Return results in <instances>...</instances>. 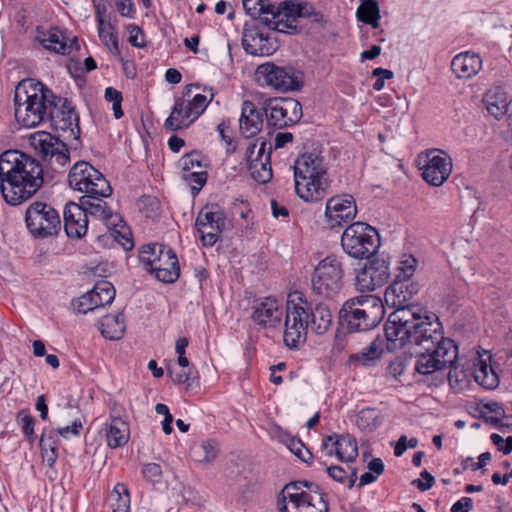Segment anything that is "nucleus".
Returning a JSON list of instances; mask_svg holds the SVG:
<instances>
[{
	"mask_svg": "<svg viewBox=\"0 0 512 512\" xmlns=\"http://www.w3.org/2000/svg\"><path fill=\"white\" fill-rule=\"evenodd\" d=\"M42 164L31 155L8 150L0 155V190L13 206L31 198L44 184Z\"/></svg>",
	"mask_w": 512,
	"mask_h": 512,
	"instance_id": "nucleus-1",
	"label": "nucleus"
},
{
	"mask_svg": "<svg viewBox=\"0 0 512 512\" xmlns=\"http://www.w3.org/2000/svg\"><path fill=\"white\" fill-rule=\"evenodd\" d=\"M294 182L297 195L306 202L325 198L330 187L328 165L321 151L312 149L300 154L294 162Z\"/></svg>",
	"mask_w": 512,
	"mask_h": 512,
	"instance_id": "nucleus-2",
	"label": "nucleus"
},
{
	"mask_svg": "<svg viewBox=\"0 0 512 512\" xmlns=\"http://www.w3.org/2000/svg\"><path fill=\"white\" fill-rule=\"evenodd\" d=\"M52 90L41 82L27 78L18 83L14 92V110L16 121L25 128H33L47 120Z\"/></svg>",
	"mask_w": 512,
	"mask_h": 512,
	"instance_id": "nucleus-3",
	"label": "nucleus"
},
{
	"mask_svg": "<svg viewBox=\"0 0 512 512\" xmlns=\"http://www.w3.org/2000/svg\"><path fill=\"white\" fill-rule=\"evenodd\" d=\"M385 315L381 298L364 294L344 302L339 311V321L349 332L368 331L380 324Z\"/></svg>",
	"mask_w": 512,
	"mask_h": 512,
	"instance_id": "nucleus-4",
	"label": "nucleus"
},
{
	"mask_svg": "<svg viewBox=\"0 0 512 512\" xmlns=\"http://www.w3.org/2000/svg\"><path fill=\"white\" fill-rule=\"evenodd\" d=\"M313 486L307 481L285 485L278 500L279 512H328L325 494L313 491Z\"/></svg>",
	"mask_w": 512,
	"mask_h": 512,
	"instance_id": "nucleus-5",
	"label": "nucleus"
},
{
	"mask_svg": "<svg viewBox=\"0 0 512 512\" xmlns=\"http://www.w3.org/2000/svg\"><path fill=\"white\" fill-rule=\"evenodd\" d=\"M309 328V303L302 292L289 294L286 303L284 343L290 349H297L306 342Z\"/></svg>",
	"mask_w": 512,
	"mask_h": 512,
	"instance_id": "nucleus-6",
	"label": "nucleus"
},
{
	"mask_svg": "<svg viewBox=\"0 0 512 512\" xmlns=\"http://www.w3.org/2000/svg\"><path fill=\"white\" fill-rule=\"evenodd\" d=\"M343 251L355 259H368L380 246L378 231L364 222H354L341 236Z\"/></svg>",
	"mask_w": 512,
	"mask_h": 512,
	"instance_id": "nucleus-7",
	"label": "nucleus"
},
{
	"mask_svg": "<svg viewBox=\"0 0 512 512\" xmlns=\"http://www.w3.org/2000/svg\"><path fill=\"white\" fill-rule=\"evenodd\" d=\"M434 317L412 311L410 330L405 333H408V344L412 345L414 350L429 351L443 346L446 341H453L443 336L442 325L437 319L432 320Z\"/></svg>",
	"mask_w": 512,
	"mask_h": 512,
	"instance_id": "nucleus-8",
	"label": "nucleus"
},
{
	"mask_svg": "<svg viewBox=\"0 0 512 512\" xmlns=\"http://www.w3.org/2000/svg\"><path fill=\"white\" fill-rule=\"evenodd\" d=\"M343 265L340 259L330 255L314 268L311 288L314 294L325 299L336 298L343 288Z\"/></svg>",
	"mask_w": 512,
	"mask_h": 512,
	"instance_id": "nucleus-9",
	"label": "nucleus"
},
{
	"mask_svg": "<svg viewBox=\"0 0 512 512\" xmlns=\"http://www.w3.org/2000/svg\"><path fill=\"white\" fill-rule=\"evenodd\" d=\"M25 223L30 234L36 239L55 236L61 230L59 213L50 204L34 201L25 212Z\"/></svg>",
	"mask_w": 512,
	"mask_h": 512,
	"instance_id": "nucleus-10",
	"label": "nucleus"
},
{
	"mask_svg": "<svg viewBox=\"0 0 512 512\" xmlns=\"http://www.w3.org/2000/svg\"><path fill=\"white\" fill-rule=\"evenodd\" d=\"M69 186L86 195L109 197L112 193L110 183L104 175L86 161L76 162L68 175Z\"/></svg>",
	"mask_w": 512,
	"mask_h": 512,
	"instance_id": "nucleus-11",
	"label": "nucleus"
},
{
	"mask_svg": "<svg viewBox=\"0 0 512 512\" xmlns=\"http://www.w3.org/2000/svg\"><path fill=\"white\" fill-rule=\"evenodd\" d=\"M258 81L280 92L300 90L304 84L303 73L292 66H277L272 62L258 66Z\"/></svg>",
	"mask_w": 512,
	"mask_h": 512,
	"instance_id": "nucleus-12",
	"label": "nucleus"
},
{
	"mask_svg": "<svg viewBox=\"0 0 512 512\" xmlns=\"http://www.w3.org/2000/svg\"><path fill=\"white\" fill-rule=\"evenodd\" d=\"M414 370L420 375H430L445 369L458 359V348L454 341H446L437 349L414 350Z\"/></svg>",
	"mask_w": 512,
	"mask_h": 512,
	"instance_id": "nucleus-13",
	"label": "nucleus"
},
{
	"mask_svg": "<svg viewBox=\"0 0 512 512\" xmlns=\"http://www.w3.org/2000/svg\"><path fill=\"white\" fill-rule=\"evenodd\" d=\"M29 141L31 147L49 162L55 172H60V169L70 162L67 145L51 133L35 132L30 136Z\"/></svg>",
	"mask_w": 512,
	"mask_h": 512,
	"instance_id": "nucleus-14",
	"label": "nucleus"
},
{
	"mask_svg": "<svg viewBox=\"0 0 512 512\" xmlns=\"http://www.w3.org/2000/svg\"><path fill=\"white\" fill-rule=\"evenodd\" d=\"M195 226L200 234L202 244L212 247L225 229V213L218 205H206L199 211Z\"/></svg>",
	"mask_w": 512,
	"mask_h": 512,
	"instance_id": "nucleus-15",
	"label": "nucleus"
},
{
	"mask_svg": "<svg viewBox=\"0 0 512 512\" xmlns=\"http://www.w3.org/2000/svg\"><path fill=\"white\" fill-rule=\"evenodd\" d=\"M47 112L46 122H49L55 131L67 133L68 138H77L80 133L79 117L66 98L57 97L54 94V100L51 101V107Z\"/></svg>",
	"mask_w": 512,
	"mask_h": 512,
	"instance_id": "nucleus-16",
	"label": "nucleus"
},
{
	"mask_svg": "<svg viewBox=\"0 0 512 512\" xmlns=\"http://www.w3.org/2000/svg\"><path fill=\"white\" fill-rule=\"evenodd\" d=\"M269 126L282 129L297 123L302 118V105L291 98L270 100L265 107Z\"/></svg>",
	"mask_w": 512,
	"mask_h": 512,
	"instance_id": "nucleus-17",
	"label": "nucleus"
},
{
	"mask_svg": "<svg viewBox=\"0 0 512 512\" xmlns=\"http://www.w3.org/2000/svg\"><path fill=\"white\" fill-rule=\"evenodd\" d=\"M243 8L254 18L251 22L261 23L277 32L289 28L283 21L286 14L279 12V5L276 6L269 0H243Z\"/></svg>",
	"mask_w": 512,
	"mask_h": 512,
	"instance_id": "nucleus-18",
	"label": "nucleus"
},
{
	"mask_svg": "<svg viewBox=\"0 0 512 512\" xmlns=\"http://www.w3.org/2000/svg\"><path fill=\"white\" fill-rule=\"evenodd\" d=\"M389 278V262L384 258H373L358 271L356 289L361 292H370L385 285Z\"/></svg>",
	"mask_w": 512,
	"mask_h": 512,
	"instance_id": "nucleus-19",
	"label": "nucleus"
},
{
	"mask_svg": "<svg viewBox=\"0 0 512 512\" xmlns=\"http://www.w3.org/2000/svg\"><path fill=\"white\" fill-rule=\"evenodd\" d=\"M262 24L256 22L245 23L242 33V46L244 50L254 56H268L278 49L276 40L262 30Z\"/></svg>",
	"mask_w": 512,
	"mask_h": 512,
	"instance_id": "nucleus-20",
	"label": "nucleus"
},
{
	"mask_svg": "<svg viewBox=\"0 0 512 512\" xmlns=\"http://www.w3.org/2000/svg\"><path fill=\"white\" fill-rule=\"evenodd\" d=\"M357 214V206L351 195H336L326 201L325 223L330 228L342 226L353 220Z\"/></svg>",
	"mask_w": 512,
	"mask_h": 512,
	"instance_id": "nucleus-21",
	"label": "nucleus"
},
{
	"mask_svg": "<svg viewBox=\"0 0 512 512\" xmlns=\"http://www.w3.org/2000/svg\"><path fill=\"white\" fill-rule=\"evenodd\" d=\"M257 143H250L246 149V161L248 169L252 178L258 183L265 184L272 178L271 168V152L272 147L270 143L261 140L258 148V159L254 158V149Z\"/></svg>",
	"mask_w": 512,
	"mask_h": 512,
	"instance_id": "nucleus-22",
	"label": "nucleus"
},
{
	"mask_svg": "<svg viewBox=\"0 0 512 512\" xmlns=\"http://www.w3.org/2000/svg\"><path fill=\"white\" fill-rule=\"evenodd\" d=\"M422 177L432 186H441L452 172V160L443 151H430L427 153L426 163L423 165Z\"/></svg>",
	"mask_w": 512,
	"mask_h": 512,
	"instance_id": "nucleus-23",
	"label": "nucleus"
},
{
	"mask_svg": "<svg viewBox=\"0 0 512 512\" xmlns=\"http://www.w3.org/2000/svg\"><path fill=\"white\" fill-rule=\"evenodd\" d=\"M282 314L281 302L275 297H261L253 301L251 318L261 328L278 326L282 320Z\"/></svg>",
	"mask_w": 512,
	"mask_h": 512,
	"instance_id": "nucleus-24",
	"label": "nucleus"
},
{
	"mask_svg": "<svg viewBox=\"0 0 512 512\" xmlns=\"http://www.w3.org/2000/svg\"><path fill=\"white\" fill-rule=\"evenodd\" d=\"M419 291L417 283L411 280L395 279V281L386 289L384 297L388 305L398 309H412V311L421 312V308L410 304V300Z\"/></svg>",
	"mask_w": 512,
	"mask_h": 512,
	"instance_id": "nucleus-25",
	"label": "nucleus"
},
{
	"mask_svg": "<svg viewBox=\"0 0 512 512\" xmlns=\"http://www.w3.org/2000/svg\"><path fill=\"white\" fill-rule=\"evenodd\" d=\"M412 309H398L389 315L384 331L387 341L395 345L399 341L401 345L408 344V333L410 330V318Z\"/></svg>",
	"mask_w": 512,
	"mask_h": 512,
	"instance_id": "nucleus-26",
	"label": "nucleus"
},
{
	"mask_svg": "<svg viewBox=\"0 0 512 512\" xmlns=\"http://www.w3.org/2000/svg\"><path fill=\"white\" fill-rule=\"evenodd\" d=\"M199 118L198 114H194V108L187 97H178L175 99L174 106L170 116L165 120V128L176 131L189 127Z\"/></svg>",
	"mask_w": 512,
	"mask_h": 512,
	"instance_id": "nucleus-27",
	"label": "nucleus"
},
{
	"mask_svg": "<svg viewBox=\"0 0 512 512\" xmlns=\"http://www.w3.org/2000/svg\"><path fill=\"white\" fill-rule=\"evenodd\" d=\"M64 229L69 237L81 238L88 230L85 210L77 203L69 202L63 211Z\"/></svg>",
	"mask_w": 512,
	"mask_h": 512,
	"instance_id": "nucleus-28",
	"label": "nucleus"
},
{
	"mask_svg": "<svg viewBox=\"0 0 512 512\" xmlns=\"http://www.w3.org/2000/svg\"><path fill=\"white\" fill-rule=\"evenodd\" d=\"M263 126V113L256 105L246 100L242 103L241 115L239 118V130L245 138L256 136Z\"/></svg>",
	"mask_w": 512,
	"mask_h": 512,
	"instance_id": "nucleus-29",
	"label": "nucleus"
},
{
	"mask_svg": "<svg viewBox=\"0 0 512 512\" xmlns=\"http://www.w3.org/2000/svg\"><path fill=\"white\" fill-rule=\"evenodd\" d=\"M100 195H85L80 199V206L85 210L86 215H91L103 221L107 226H116V221H120L117 214H113L107 203Z\"/></svg>",
	"mask_w": 512,
	"mask_h": 512,
	"instance_id": "nucleus-30",
	"label": "nucleus"
},
{
	"mask_svg": "<svg viewBox=\"0 0 512 512\" xmlns=\"http://www.w3.org/2000/svg\"><path fill=\"white\" fill-rule=\"evenodd\" d=\"M151 274L164 283L175 282L180 275V268L176 254L167 247L159 259H157Z\"/></svg>",
	"mask_w": 512,
	"mask_h": 512,
	"instance_id": "nucleus-31",
	"label": "nucleus"
},
{
	"mask_svg": "<svg viewBox=\"0 0 512 512\" xmlns=\"http://www.w3.org/2000/svg\"><path fill=\"white\" fill-rule=\"evenodd\" d=\"M482 68L481 57L473 52L465 51L457 54L451 61V70L460 79H470Z\"/></svg>",
	"mask_w": 512,
	"mask_h": 512,
	"instance_id": "nucleus-32",
	"label": "nucleus"
},
{
	"mask_svg": "<svg viewBox=\"0 0 512 512\" xmlns=\"http://www.w3.org/2000/svg\"><path fill=\"white\" fill-rule=\"evenodd\" d=\"M314 7L308 2L294 3L291 1H284L279 4V12L286 14L283 17L285 24H288L289 28L278 30L281 33L294 34L297 33L296 21L298 17H310L314 13Z\"/></svg>",
	"mask_w": 512,
	"mask_h": 512,
	"instance_id": "nucleus-33",
	"label": "nucleus"
},
{
	"mask_svg": "<svg viewBox=\"0 0 512 512\" xmlns=\"http://www.w3.org/2000/svg\"><path fill=\"white\" fill-rule=\"evenodd\" d=\"M105 432L107 445L111 449L122 447L129 441V424L114 411L110 414V422L106 424Z\"/></svg>",
	"mask_w": 512,
	"mask_h": 512,
	"instance_id": "nucleus-34",
	"label": "nucleus"
},
{
	"mask_svg": "<svg viewBox=\"0 0 512 512\" xmlns=\"http://www.w3.org/2000/svg\"><path fill=\"white\" fill-rule=\"evenodd\" d=\"M36 39L48 51L56 54L67 55L72 50V44H68L64 34L57 28L50 30L38 31Z\"/></svg>",
	"mask_w": 512,
	"mask_h": 512,
	"instance_id": "nucleus-35",
	"label": "nucleus"
},
{
	"mask_svg": "<svg viewBox=\"0 0 512 512\" xmlns=\"http://www.w3.org/2000/svg\"><path fill=\"white\" fill-rule=\"evenodd\" d=\"M333 323V316L328 305L320 302L313 308L309 305V328L316 334L326 333Z\"/></svg>",
	"mask_w": 512,
	"mask_h": 512,
	"instance_id": "nucleus-36",
	"label": "nucleus"
},
{
	"mask_svg": "<svg viewBox=\"0 0 512 512\" xmlns=\"http://www.w3.org/2000/svg\"><path fill=\"white\" fill-rule=\"evenodd\" d=\"M484 104L490 115L499 119L511 109L512 102L508 95L501 89H491L484 95Z\"/></svg>",
	"mask_w": 512,
	"mask_h": 512,
	"instance_id": "nucleus-37",
	"label": "nucleus"
},
{
	"mask_svg": "<svg viewBox=\"0 0 512 512\" xmlns=\"http://www.w3.org/2000/svg\"><path fill=\"white\" fill-rule=\"evenodd\" d=\"M58 437L54 429H44L40 438L42 459L49 467H53L58 458Z\"/></svg>",
	"mask_w": 512,
	"mask_h": 512,
	"instance_id": "nucleus-38",
	"label": "nucleus"
},
{
	"mask_svg": "<svg viewBox=\"0 0 512 512\" xmlns=\"http://www.w3.org/2000/svg\"><path fill=\"white\" fill-rule=\"evenodd\" d=\"M334 444H336V457L339 461L349 463L357 458L358 447L354 437L349 434H336Z\"/></svg>",
	"mask_w": 512,
	"mask_h": 512,
	"instance_id": "nucleus-39",
	"label": "nucleus"
},
{
	"mask_svg": "<svg viewBox=\"0 0 512 512\" xmlns=\"http://www.w3.org/2000/svg\"><path fill=\"white\" fill-rule=\"evenodd\" d=\"M382 343L383 341L381 339H374L367 347L351 355L350 361L358 362L366 367L376 365L383 353Z\"/></svg>",
	"mask_w": 512,
	"mask_h": 512,
	"instance_id": "nucleus-40",
	"label": "nucleus"
},
{
	"mask_svg": "<svg viewBox=\"0 0 512 512\" xmlns=\"http://www.w3.org/2000/svg\"><path fill=\"white\" fill-rule=\"evenodd\" d=\"M475 381L485 389L492 390L498 387L499 377L491 364L479 359L473 371Z\"/></svg>",
	"mask_w": 512,
	"mask_h": 512,
	"instance_id": "nucleus-41",
	"label": "nucleus"
},
{
	"mask_svg": "<svg viewBox=\"0 0 512 512\" xmlns=\"http://www.w3.org/2000/svg\"><path fill=\"white\" fill-rule=\"evenodd\" d=\"M383 423V416L376 408H363L355 418L356 426L364 433H371Z\"/></svg>",
	"mask_w": 512,
	"mask_h": 512,
	"instance_id": "nucleus-42",
	"label": "nucleus"
},
{
	"mask_svg": "<svg viewBox=\"0 0 512 512\" xmlns=\"http://www.w3.org/2000/svg\"><path fill=\"white\" fill-rule=\"evenodd\" d=\"M101 334L110 340L120 339L125 332L124 318L122 314L106 315L100 320Z\"/></svg>",
	"mask_w": 512,
	"mask_h": 512,
	"instance_id": "nucleus-43",
	"label": "nucleus"
},
{
	"mask_svg": "<svg viewBox=\"0 0 512 512\" xmlns=\"http://www.w3.org/2000/svg\"><path fill=\"white\" fill-rule=\"evenodd\" d=\"M112 512H130V494L123 483H117L108 497Z\"/></svg>",
	"mask_w": 512,
	"mask_h": 512,
	"instance_id": "nucleus-44",
	"label": "nucleus"
},
{
	"mask_svg": "<svg viewBox=\"0 0 512 512\" xmlns=\"http://www.w3.org/2000/svg\"><path fill=\"white\" fill-rule=\"evenodd\" d=\"M167 246L159 243H151L142 246L139 251V261L143 264L146 271L151 272Z\"/></svg>",
	"mask_w": 512,
	"mask_h": 512,
	"instance_id": "nucleus-45",
	"label": "nucleus"
},
{
	"mask_svg": "<svg viewBox=\"0 0 512 512\" xmlns=\"http://www.w3.org/2000/svg\"><path fill=\"white\" fill-rule=\"evenodd\" d=\"M89 293L93 294V300L98 307L111 304L116 295L114 286L106 280L97 282Z\"/></svg>",
	"mask_w": 512,
	"mask_h": 512,
	"instance_id": "nucleus-46",
	"label": "nucleus"
},
{
	"mask_svg": "<svg viewBox=\"0 0 512 512\" xmlns=\"http://www.w3.org/2000/svg\"><path fill=\"white\" fill-rule=\"evenodd\" d=\"M196 87L195 85H188L185 87L183 91L184 97H187L191 102L194 108V114H198L199 116L205 111L210 101L213 99L214 94L212 93V89H210V98L208 99L206 95L203 94H195L192 96V88Z\"/></svg>",
	"mask_w": 512,
	"mask_h": 512,
	"instance_id": "nucleus-47",
	"label": "nucleus"
},
{
	"mask_svg": "<svg viewBox=\"0 0 512 512\" xmlns=\"http://www.w3.org/2000/svg\"><path fill=\"white\" fill-rule=\"evenodd\" d=\"M98 34L112 54H120L117 36L112 32V27L105 24V21H99Z\"/></svg>",
	"mask_w": 512,
	"mask_h": 512,
	"instance_id": "nucleus-48",
	"label": "nucleus"
},
{
	"mask_svg": "<svg viewBox=\"0 0 512 512\" xmlns=\"http://www.w3.org/2000/svg\"><path fill=\"white\" fill-rule=\"evenodd\" d=\"M286 445L287 448L300 460H302L308 465L312 464L313 454L300 439L295 437H289L286 442Z\"/></svg>",
	"mask_w": 512,
	"mask_h": 512,
	"instance_id": "nucleus-49",
	"label": "nucleus"
},
{
	"mask_svg": "<svg viewBox=\"0 0 512 512\" xmlns=\"http://www.w3.org/2000/svg\"><path fill=\"white\" fill-rule=\"evenodd\" d=\"M447 367H449L448 381L451 388L457 391L464 389L468 382L466 371L457 366V360Z\"/></svg>",
	"mask_w": 512,
	"mask_h": 512,
	"instance_id": "nucleus-50",
	"label": "nucleus"
},
{
	"mask_svg": "<svg viewBox=\"0 0 512 512\" xmlns=\"http://www.w3.org/2000/svg\"><path fill=\"white\" fill-rule=\"evenodd\" d=\"M182 178L191 186L192 194L196 195L207 181V172L203 169L199 171L182 172Z\"/></svg>",
	"mask_w": 512,
	"mask_h": 512,
	"instance_id": "nucleus-51",
	"label": "nucleus"
},
{
	"mask_svg": "<svg viewBox=\"0 0 512 512\" xmlns=\"http://www.w3.org/2000/svg\"><path fill=\"white\" fill-rule=\"evenodd\" d=\"M417 266V260L412 255H404L397 266L396 279L410 280Z\"/></svg>",
	"mask_w": 512,
	"mask_h": 512,
	"instance_id": "nucleus-52",
	"label": "nucleus"
},
{
	"mask_svg": "<svg viewBox=\"0 0 512 512\" xmlns=\"http://www.w3.org/2000/svg\"><path fill=\"white\" fill-rule=\"evenodd\" d=\"M17 422L24 436L32 443L34 441L35 419L27 411L21 410L17 415Z\"/></svg>",
	"mask_w": 512,
	"mask_h": 512,
	"instance_id": "nucleus-53",
	"label": "nucleus"
},
{
	"mask_svg": "<svg viewBox=\"0 0 512 512\" xmlns=\"http://www.w3.org/2000/svg\"><path fill=\"white\" fill-rule=\"evenodd\" d=\"M182 172L199 171L203 169L202 156L198 152H190L182 156L179 161Z\"/></svg>",
	"mask_w": 512,
	"mask_h": 512,
	"instance_id": "nucleus-54",
	"label": "nucleus"
},
{
	"mask_svg": "<svg viewBox=\"0 0 512 512\" xmlns=\"http://www.w3.org/2000/svg\"><path fill=\"white\" fill-rule=\"evenodd\" d=\"M380 14V7L376 0H364L357 8L356 16L359 21L362 19L373 18Z\"/></svg>",
	"mask_w": 512,
	"mask_h": 512,
	"instance_id": "nucleus-55",
	"label": "nucleus"
},
{
	"mask_svg": "<svg viewBox=\"0 0 512 512\" xmlns=\"http://www.w3.org/2000/svg\"><path fill=\"white\" fill-rule=\"evenodd\" d=\"M143 477L152 484L162 482L163 470L158 463H146L142 468Z\"/></svg>",
	"mask_w": 512,
	"mask_h": 512,
	"instance_id": "nucleus-56",
	"label": "nucleus"
},
{
	"mask_svg": "<svg viewBox=\"0 0 512 512\" xmlns=\"http://www.w3.org/2000/svg\"><path fill=\"white\" fill-rule=\"evenodd\" d=\"M196 452L203 455L201 461L210 463L218 455V444L215 440L203 441Z\"/></svg>",
	"mask_w": 512,
	"mask_h": 512,
	"instance_id": "nucleus-57",
	"label": "nucleus"
},
{
	"mask_svg": "<svg viewBox=\"0 0 512 512\" xmlns=\"http://www.w3.org/2000/svg\"><path fill=\"white\" fill-rule=\"evenodd\" d=\"M230 128V121L229 120H223L221 123L217 126V131L221 137V139L226 144V152L227 154H232L236 151V144L234 143V140L231 136L226 134V131Z\"/></svg>",
	"mask_w": 512,
	"mask_h": 512,
	"instance_id": "nucleus-58",
	"label": "nucleus"
},
{
	"mask_svg": "<svg viewBox=\"0 0 512 512\" xmlns=\"http://www.w3.org/2000/svg\"><path fill=\"white\" fill-rule=\"evenodd\" d=\"M168 375L175 384L188 383L192 377V368L183 369L170 367L168 369Z\"/></svg>",
	"mask_w": 512,
	"mask_h": 512,
	"instance_id": "nucleus-59",
	"label": "nucleus"
},
{
	"mask_svg": "<svg viewBox=\"0 0 512 512\" xmlns=\"http://www.w3.org/2000/svg\"><path fill=\"white\" fill-rule=\"evenodd\" d=\"M129 33V43L137 48H143L146 46V43L143 41L144 34L141 28L137 25L130 24L127 27Z\"/></svg>",
	"mask_w": 512,
	"mask_h": 512,
	"instance_id": "nucleus-60",
	"label": "nucleus"
},
{
	"mask_svg": "<svg viewBox=\"0 0 512 512\" xmlns=\"http://www.w3.org/2000/svg\"><path fill=\"white\" fill-rule=\"evenodd\" d=\"M99 308L96 304V302L93 300V294H90L89 291L82 295L78 299V305L77 310L82 313L86 314L90 311H93L94 309Z\"/></svg>",
	"mask_w": 512,
	"mask_h": 512,
	"instance_id": "nucleus-61",
	"label": "nucleus"
},
{
	"mask_svg": "<svg viewBox=\"0 0 512 512\" xmlns=\"http://www.w3.org/2000/svg\"><path fill=\"white\" fill-rule=\"evenodd\" d=\"M490 439L503 454H509L512 451V436L503 439L499 434L493 433Z\"/></svg>",
	"mask_w": 512,
	"mask_h": 512,
	"instance_id": "nucleus-62",
	"label": "nucleus"
},
{
	"mask_svg": "<svg viewBox=\"0 0 512 512\" xmlns=\"http://www.w3.org/2000/svg\"><path fill=\"white\" fill-rule=\"evenodd\" d=\"M420 476L424 481L421 479H415L412 481V484L415 485L420 491H427L432 488L435 483L434 477L427 470L422 471Z\"/></svg>",
	"mask_w": 512,
	"mask_h": 512,
	"instance_id": "nucleus-63",
	"label": "nucleus"
},
{
	"mask_svg": "<svg viewBox=\"0 0 512 512\" xmlns=\"http://www.w3.org/2000/svg\"><path fill=\"white\" fill-rule=\"evenodd\" d=\"M326 472L331 479L334 481L345 484L347 478V472L344 468L337 465H332L326 468Z\"/></svg>",
	"mask_w": 512,
	"mask_h": 512,
	"instance_id": "nucleus-64",
	"label": "nucleus"
}]
</instances>
